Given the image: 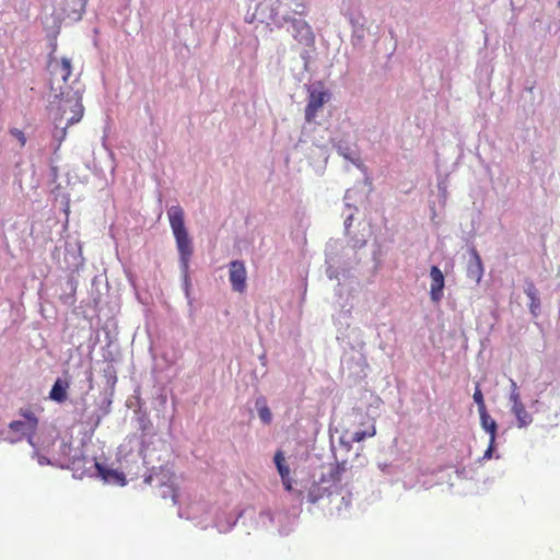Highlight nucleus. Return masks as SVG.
Returning a JSON list of instances; mask_svg holds the SVG:
<instances>
[{
	"label": "nucleus",
	"mask_w": 560,
	"mask_h": 560,
	"mask_svg": "<svg viewBox=\"0 0 560 560\" xmlns=\"http://www.w3.org/2000/svg\"><path fill=\"white\" fill-rule=\"evenodd\" d=\"M48 70L50 73L48 109L55 125L54 137L62 141L68 127L78 124L84 115L82 104L84 89L75 79L68 82L71 75L70 59L52 57L49 60Z\"/></svg>",
	"instance_id": "obj_1"
},
{
	"label": "nucleus",
	"mask_w": 560,
	"mask_h": 560,
	"mask_svg": "<svg viewBox=\"0 0 560 560\" xmlns=\"http://www.w3.org/2000/svg\"><path fill=\"white\" fill-rule=\"evenodd\" d=\"M305 0H262L255 12L246 16L248 23L255 21L260 23L272 22L277 26H282L290 20L289 12L302 15L305 13Z\"/></svg>",
	"instance_id": "obj_2"
},
{
	"label": "nucleus",
	"mask_w": 560,
	"mask_h": 560,
	"mask_svg": "<svg viewBox=\"0 0 560 560\" xmlns=\"http://www.w3.org/2000/svg\"><path fill=\"white\" fill-rule=\"evenodd\" d=\"M167 217L179 254V264L184 275L186 294H188V268L189 259L194 253L192 242L185 226L183 208L178 205L170 207Z\"/></svg>",
	"instance_id": "obj_3"
},
{
	"label": "nucleus",
	"mask_w": 560,
	"mask_h": 560,
	"mask_svg": "<svg viewBox=\"0 0 560 560\" xmlns=\"http://www.w3.org/2000/svg\"><path fill=\"white\" fill-rule=\"evenodd\" d=\"M349 249L339 240H330L326 245L327 276L329 279L338 277V267L346 264Z\"/></svg>",
	"instance_id": "obj_4"
},
{
	"label": "nucleus",
	"mask_w": 560,
	"mask_h": 560,
	"mask_svg": "<svg viewBox=\"0 0 560 560\" xmlns=\"http://www.w3.org/2000/svg\"><path fill=\"white\" fill-rule=\"evenodd\" d=\"M308 102L305 108V119L307 122L315 121L317 114L323 106L329 102L330 93L322 84H313L308 90Z\"/></svg>",
	"instance_id": "obj_5"
},
{
	"label": "nucleus",
	"mask_w": 560,
	"mask_h": 560,
	"mask_svg": "<svg viewBox=\"0 0 560 560\" xmlns=\"http://www.w3.org/2000/svg\"><path fill=\"white\" fill-rule=\"evenodd\" d=\"M86 0H59L57 5L59 9L55 12L58 20L70 19L73 21L80 20L84 11Z\"/></svg>",
	"instance_id": "obj_6"
},
{
	"label": "nucleus",
	"mask_w": 560,
	"mask_h": 560,
	"mask_svg": "<svg viewBox=\"0 0 560 560\" xmlns=\"http://www.w3.org/2000/svg\"><path fill=\"white\" fill-rule=\"evenodd\" d=\"M337 338L355 351H362L366 345L364 332L358 326L348 325L340 329Z\"/></svg>",
	"instance_id": "obj_7"
},
{
	"label": "nucleus",
	"mask_w": 560,
	"mask_h": 560,
	"mask_svg": "<svg viewBox=\"0 0 560 560\" xmlns=\"http://www.w3.org/2000/svg\"><path fill=\"white\" fill-rule=\"evenodd\" d=\"M229 279L232 289L236 292H244L246 288L247 271L241 260H233L229 265Z\"/></svg>",
	"instance_id": "obj_8"
},
{
	"label": "nucleus",
	"mask_w": 560,
	"mask_h": 560,
	"mask_svg": "<svg viewBox=\"0 0 560 560\" xmlns=\"http://www.w3.org/2000/svg\"><path fill=\"white\" fill-rule=\"evenodd\" d=\"M291 34L292 36L304 45H311L314 40V35L308 23L302 19H291Z\"/></svg>",
	"instance_id": "obj_9"
},
{
	"label": "nucleus",
	"mask_w": 560,
	"mask_h": 560,
	"mask_svg": "<svg viewBox=\"0 0 560 560\" xmlns=\"http://www.w3.org/2000/svg\"><path fill=\"white\" fill-rule=\"evenodd\" d=\"M430 299L433 303L438 304L444 295V275L439 267L432 266L430 269Z\"/></svg>",
	"instance_id": "obj_10"
},
{
	"label": "nucleus",
	"mask_w": 560,
	"mask_h": 560,
	"mask_svg": "<svg viewBox=\"0 0 560 560\" xmlns=\"http://www.w3.org/2000/svg\"><path fill=\"white\" fill-rule=\"evenodd\" d=\"M173 479H174V476L167 469L161 468L158 472L149 475L144 479V481L150 485V483H152L153 480H156L161 487H163V486L167 487L168 490L164 491L162 493V495L165 498L168 493H171L173 502L175 503L176 494H175V490L173 487Z\"/></svg>",
	"instance_id": "obj_11"
},
{
	"label": "nucleus",
	"mask_w": 560,
	"mask_h": 560,
	"mask_svg": "<svg viewBox=\"0 0 560 560\" xmlns=\"http://www.w3.org/2000/svg\"><path fill=\"white\" fill-rule=\"evenodd\" d=\"M37 427V420L34 417H27L24 420L13 421L10 424V429L14 432L21 433L28 438V442H32V434L35 432Z\"/></svg>",
	"instance_id": "obj_12"
},
{
	"label": "nucleus",
	"mask_w": 560,
	"mask_h": 560,
	"mask_svg": "<svg viewBox=\"0 0 560 560\" xmlns=\"http://www.w3.org/2000/svg\"><path fill=\"white\" fill-rule=\"evenodd\" d=\"M482 276L483 266L481 259L477 253H474L467 266V277L474 280L476 283H479L482 279Z\"/></svg>",
	"instance_id": "obj_13"
},
{
	"label": "nucleus",
	"mask_w": 560,
	"mask_h": 560,
	"mask_svg": "<svg viewBox=\"0 0 560 560\" xmlns=\"http://www.w3.org/2000/svg\"><path fill=\"white\" fill-rule=\"evenodd\" d=\"M480 416V424L482 429L489 433L490 439L492 442H495V435H497V422L486 411L479 412Z\"/></svg>",
	"instance_id": "obj_14"
},
{
	"label": "nucleus",
	"mask_w": 560,
	"mask_h": 560,
	"mask_svg": "<svg viewBox=\"0 0 560 560\" xmlns=\"http://www.w3.org/2000/svg\"><path fill=\"white\" fill-rule=\"evenodd\" d=\"M95 467L97 468L98 474L106 482L125 485V476L121 472L105 469L98 463H95Z\"/></svg>",
	"instance_id": "obj_15"
},
{
	"label": "nucleus",
	"mask_w": 560,
	"mask_h": 560,
	"mask_svg": "<svg viewBox=\"0 0 560 560\" xmlns=\"http://www.w3.org/2000/svg\"><path fill=\"white\" fill-rule=\"evenodd\" d=\"M67 388L68 383L58 378L50 390V398L58 402L65 401L67 399Z\"/></svg>",
	"instance_id": "obj_16"
},
{
	"label": "nucleus",
	"mask_w": 560,
	"mask_h": 560,
	"mask_svg": "<svg viewBox=\"0 0 560 560\" xmlns=\"http://www.w3.org/2000/svg\"><path fill=\"white\" fill-rule=\"evenodd\" d=\"M255 407L261 422L265 424H269L272 420V413L269 407L267 406L266 399L264 397L257 398Z\"/></svg>",
	"instance_id": "obj_17"
},
{
	"label": "nucleus",
	"mask_w": 560,
	"mask_h": 560,
	"mask_svg": "<svg viewBox=\"0 0 560 560\" xmlns=\"http://www.w3.org/2000/svg\"><path fill=\"white\" fill-rule=\"evenodd\" d=\"M511 410L517 419L518 428H525L532 423L533 418L530 413L526 411L525 406L523 404L517 405L516 407H511Z\"/></svg>",
	"instance_id": "obj_18"
},
{
	"label": "nucleus",
	"mask_w": 560,
	"mask_h": 560,
	"mask_svg": "<svg viewBox=\"0 0 560 560\" xmlns=\"http://www.w3.org/2000/svg\"><path fill=\"white\" fill-rule=\"evenodd\" d=\"M275 464L277 466L278 472L281 476V479H285L290 474V468L285 465V458L282 452H277L275 455Z\"/></svg>",
	"instance_id": "obj_19"
},
{
	"label": "nucleus",
	"mask_w": 560,
	"mask_h": 560,
	"mask_svg": "<svg viewBox=\"0 0 560 560\" xmlns=\"http://www.w3.org/2000/svg\"><path fill=\"white\" fill-rule=\"evenodd\" d=\"M376 433V430H375V427L374 425H371L368 430H359V431H355L351 434L350 436V441L351 442H361L363 441L365 438H372L374 436Z\"/></svg>",
	"instance_id": "obj_20"
},
{
	"label": "nucleus",
	"mask_w": 560,
	"mask_h": 560,
	"mask_svg": "<svg viewBox=\"0 0 560 560\" xmlns=\"http://www.w3.org/2000/svg\"><path fill=\"white\" fill-rule=\"evenodd\" d=\"M510 382H511L510 401L512 402V407H516L517 405H522L521 395H520L516 383L513 380H510Z\"/></svg>",
	"instance_id": "obj_21"
},
{
	"label": "nucleus",
	"mask_w": 560,
	"mask_h": 560,
	"mask_svg": "<svg viewBox=\"0 0 560 560\" xmlns=\"http://www.w3.org/2000/svg\"><path fill=\"white\" fill-rule=\"evenodd\" d=\"M338 150H339L340 154H341L345 159H347V160L351 161V162H352L354 165H357L358 167H361V164H362V163H361V161H360L359 156H358L354 152H352V151H350V150L341 151V148H339Z\"/></svg>",
	"instance_id": "obj_22"
},
{
	"label": "nucleus",
	"mask_w": 560,
	"mask_h": 560,
	"mask_svg": "<svg viewBox=\"0 0 560 560\" xmlns=\"http://www.w3.org/2000/svg\"><path fill=\"white\" fill-rule=\"evenodd\" d=\"M472 397H474L475 402L478 405V412L486 411L487 409H486V405L483 401V395L478 386L476 387V390H475Z\"/></svg>",
	"instance_id": "obj_23"
},
{
	"label": "nucleus",
	"mask_w": 560,
	"mask_h": 560,
	"mask_svg": "<svg viewBox=\"0 0 560 560\" xmlns=\"http://www.w3.org/2000/svg\"><path fill=\"white\" fill-rule=\"evenodd\" d=\"M364 34H365V30H364L363 25L354 26L353 38L355 40V44H359L363 40Z\"/></svg>",
	"instance_id": "obj_24"
},
{
	"label": "nucleus",
	"mask_w": 560,
	"mask_h": 560,
	"mask_svg": "<svg viewBox=\"0 0 560 560\" xmlns=\"http://www.w3.org/2000/svg\"><path fill=\"white\" fill-rule=\"evenodd\" d=\"M11 135L21 143V145H24L26 143V138L21 130L13 129L11 130Z\"/></svg>",
	"instance_id": "obj_25"
},
{
	"label": "nucleus",
	"mask_w": 560,
	"mask_h": 560,
	"mask_svg": "<svg viewBox=\"0 0 560 560\" xmlns=\"http://www.w3.org/2000/svg\"><path fill=\"white\" fill-rule=\"evenodd\" d=\"M347 470V463L343 462L341 464H339L336 468V474L334 475V479L336 480H340V475L341 472L346 471Z\"/></svg>",
	"instance_id": "obj_26"
},
{
	"label": "nucleus",
	"mask_w": 560,
	"mask_h": 560,
	"mask_svg": "<svg viewBox=\"0 0 560 560\" xmlns=\"http://www.w3.org/2000/svg\"><path fill=\"white\" fill-rule=\"evenodd\" d=\"M353 211H351L347 217H346V220H345V231H346V234L349 235V229H350V225H351V222L353 220Z\"/></svg>",
	"instance_id": "obj_27"
},
{
	"label": "nucleus",
	"mask_w": 560,
	"mask_h": 560,
	"mask_svg": "<svg viewBox=\"0 0 560 560\" xmlns=\"http://www.w3.org/2000/svg\"><path fill=\"white\" fill-rule=\"evenodd\" d=\"M494 444H495V442H492V440H489V446H488L487 451L483 454V458H487V459L491 458L492 452L494 450Z\"/></svg>",
	"instance_id": "obj_28"
},
{
	"label": "nucleus",
	"mask_w": 560,
	"mask_h": 560,
	"mask_svg": "<svg viewBox=\"0 0 560 560\" xmlns=\"http://www.w3.org/2000/svg\"><path fill=\"white\" fill-rule=\"evenodd\" d=\"M282 483L285 488V490L291 491L292 490V482L289 476L285 479H282Z\"/></svg>",
	"instance_id": "obj_29"
},
{
	"label": "nucleus",
	"mask_w": 560,
	"mask_h": 560,
	"mask_svg": "<svg viewBox=\"0 0 560 560\" xmlns=\"http://www.w3.org/2000/svg\"><path fill=\"white\" fill-rule=\"evenodd\" d=\"M366 243V240L362 238V240H355L354 243H353V249L354 248H361L365 245Z\"/></svg>",
	"instance_id": "obj_30"
},
{
	"label": "nucleus",
	"mask_w": 560,
	"mask_h": 560,
	"mask_svg": "<svg viewBox=\"0 0 560 560\" xmlns=\"http://www.w3.org/2000/svg\"><path fill=\"white\" fill-rule=\"evenodd\" d=\"M526 293L527 295L534 301L535 300V289L534 287H529L527 290H526Z\"/></svg>",
	"instance_id": "obj_31"
},
{
	"label": "nucleus",
	"mask_w": 560,
	"mask_h": 560,
	"mask_svg": "<svg viewBox=\"0 0 560 560\" xmlns=\"http://www.w3.org/2000/svg\"><path fill=\"white\" fill-rule=\"evenodd\" d=\"M48 463H49L48 459H46L45 457H42V456L38 457V464L39 465H45V464H48Z\"/></svg>",
	"instance_id": "obj_32"
},
{
	"label": "nucleus",
	"mask_w": 560,
	"mask_h": 560,
	"mask_svg": "<svg viewBox=\"0 0 560 560\" xmlns=\"http://www.w3.org/2000/svg\"><path fill=\"white\" fill-rule=\"evenodd\" d=\"M345 199H346V200H349V199H350V194H349V191H347V192H346V195H345Z\"/></svg>",
	"instance_id": "obj_33"
}]
</instances>
